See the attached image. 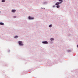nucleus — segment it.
Segmentation results:
<instances>
[{
  "mask_svg": "<svg viewBox=\"0 0 78 78\" xmlns=\"http://www.w3.org/2000/svg\"><path fill=\"white\" fill-rule=\"evenodd\" d=\"M18 44L21 47H23L24 45V44L23 43L22 41H21V40H19Z\"/></svg>",
  "mask_w": 78,
  "mask_h": 78,
  "instance_id": "f257e3e1",
  "label": "nucleus"
},
{
  "mask_svg": "<svg viewBox=\"0 0 78 78\" xmlns=\"http://www.w3.org/2000/svg\"><path fill=\"white\" fill-rule=\"evenodd\" d=\"M60 2H56L55 3V5H56L57 8H59L60 7V5H59Z\"/></svg>",
  "mask_w": 78,
  "mask_h": 78,
  "instance_id": "f03ea898",
  "label": "nucleus"
},
{
  "mask_svg": "<svg viewBox=\"0 0 78 78\" xmlns=\"http://www.w3.org/2000/svg\"><path fill=\"white\" fill-rule=\"evenodd\" d=\"M28 19L29 20H34L35 18L34 17H31L30 16H29L28 17Z\"/></svg>",
  "mask_w": 78,
  "mask_h": 78,
  "instance_id": "7ed1b4c3",
  "label": "nucleus"
},
{
  "mask_svg": "<svg viewBox=\"0 0 78 78\" xmlns=\"http://www.w3.org/2000/svg\"><path fill=\"white\" fill-rule=\"evenodd\" d=\"M42 43L44 44H48V42L47 41H42Z\"/></svg>",
  "mask_w": 78,
  "mask_h": 78,
  "instance_id": "20e7f679",
  "label": "nucleus"
},
{
  "mask_svg": "<svg viewBox=\"0 0 78 78\" xmlns=\"http://www.w3.org/2000/svg\"><path fill=\"white\" fill-rule=\"evenodd\" d=\"M16 10H15V9H13L12 10L11 12L12 13H15V12H16Z\"/></svg>",
  "mask_w": 78,
  "mask_h": 78,
  "instance_id": "39448f33",
  "label": "nucleus"
},
{
  "mask_svg": "<svg viewBox=\"0 0 78 78\" xmlns=\"http://www.w3.org/2000/svg\"><path fill=\"white\" fill-rule=\"evenodd\" d=\"M59 1H60V2H59L60 4H62L63 1V0H59Z\"/></svg>",
  "mask_w": 78,
  "mask_h": 78,
  "instance_id": "423d86ee",
  "label": "nucleus"
},
{
  "mask_svg": "<svg viewBox=\"0 0 78 78\" xmlns=\"http://www.w3.org/2000/svg\"><path fill=\"white\" fill-rule=\"evenodd\" d=\"M48 2H47V1H45L44 2H43V4H48Z\"/></svg>",
  "mask_w": 78,
  "mask_h": 78,
  "instance_id": "0eeeda50",
  "label": "nucleus"
},
{
  "mask_svg": "<svg viewBox=\"0 0 78 78\" xmlns=\"http://www.w3.org/2000/svg\"><path fill=\"white\" fill-rule=\"evenodd\" d=\"M19 36L18 35H16V36H14V38H16V39H17V38H18Z\"/></svg>",
  "mask_w": 78,
  "mask_h": 78,
  "instance_id": "6e6552de",
  "label": "nucleus"
},
{
  "mask_svg": "<svg viewBox=\"0 0 78 78\" xmlns=\"http://www.w3.org/2000/svg\"><path fill=\"white\" fill-rule=\"evenodd\" d=\"M0 24L1 25H4V23L2 22H0Z\"/></svg>",
  "mask_w": 78,
  "mask_h": 78,
  "instance_id": "1a4fd4ad",
  "label": "nucleus"
},
{
  "mask_svg": "<svg viewBox=\"0 0 78 78\" xmlns=\"http://www.w3.org/2000/svg\"><path fill=\"white\" fill-rule=\"evenodd\" d=\"M55 39L54 38H50V41H54Z\"/></svg>",
  "mask_w": 78,
  "mask_h": 78,
  "instance_id": "9d476101",
  "label": "nucleus"
},
{
  "mask_svg": "<svg viewBox=\"0 0 78 78\" xmlns=\"http://www.w3.org/2000/svg\"><path fill=\"white\" fill-rule=\"evenodd\" d=\"M52 26H53V24H50V25H49V27H52Z\"/></svg>",
  "mask_w": 78,
  "mask_h": 78,
  "instance_id": "9b49d317",
  "label": "nucleus"
},
{
  "mask_svg": "<svg viewBox=\"0 0 78 78\" xmlns=\"http://www.w3.org/2000/svg\"><path fill=\"white\" fill-rule=\"evenodd\" d=\"M53 43V41H49V44H52Z\"/></svg>",
  "mask_w": 78,
  "mask_h": 78,
  "instance_id": "f8f14e48",
  "label": "nucleus"
},
{
  "mask_svg": "<svg viewBox=\"0 0 78 78\" xmlns=\"http://www.w3.org/2000/svg\"><path fill=\"white\" fill-rule=\"evenodd\" d=\"M2 2H6V0H2Z\"/></svg>",
  "mask_w": 78,
  "mask_h": 78,
  "instance_id": "ddd939ff",
  "label": "nucleus"
},
{
  "mask_svg": "<svg viewBox=\"0 0 78 78\" xmlns=\"http://www.w3.org/2000/svg\"><path fill=\"white\" fill-rule=\"evenodd\" d=\"M68 52V53H70V52H71V50H68L67 51Z\"/></svg>",
  "mask_w": 78,
  "mask_h": 78,
  "instance_id": "4468645a",
  "label": "nucleus"
},
{
  "mask_svg": "<svg viewBox=\"0 0 78 78\" xmlns=\"http://www.w3.org/2000/svg\"><path fill=\"white\" fill-rule=\"evenodd\" d=\"M41 9H43L44 10H45V8H43V7H41Z\"/></svg>",
  "mask_w": 78,
  "mask_h": 78,
  "instance_id": "2eb2a0df",
  "label": "nucleus"
},
{
  "mask_svg": "<svg viewBox=\"0 0 78 78\" xmlns=\"http://www.w3.org/2000/svg\"><path fill=\"white\" fill-rule=\"evenodd\" d=\"M56 5H53V7H55Z\"/></svg>",
  "mask_w": 78,
  "mask_h": 78,
  "instance_id": "dca6fc26",
  "label": "nucleus"
},
{
  "mask_svg": "<svg viewBox=\"0 0 78 78\" xmlns=\"http://www.w3.org/2000/svg\"><path fill=\"white\" fill-rule=\"evenodd\" d=\"M13 17L14 18H16L17 16H14Z\"/></svg>",
  "mask_w": 78,
  "mask_h": 78,
  "instance_id": "f3484780",
  "label": "nucleus"
},
{
  "mask_svg": "<svg viewBox=\"0 0 78 78\" xmlns=\"http://www.w3.org/2000/svg\"><path fill=\"white\" fill-rule=\"evenodd\" d=\"M10 50H9L8 51V52H9H9H10Z\"/></svg>",
  "mask_w": 78,
  "mask_h": 78,
  "instance_id": "a211bd4d",
  "label": "nucleus"
},
{
  "mask_svg": "<svg viewBox=\"0 0 78 78\" xmlns=\"http://www.w3.org/2000/svg\"><path fill=\"white\" fill-rule=\"evenodd\" d=\"M68 36H70V34H68Z\"/></svg>",
  "mask_w": 78,
  "mask_h": 78,
  "instance_id": "6ab92c4d",
  "label": "nucleus"
},
{
  "mask_svg": "<svg viewBox=\"0 0 78 78\" xmlns=\"http://www.w3.org/2000/svg\"><path fill=\"white\" fill-rule=\"evenodd\" d=\"M0 13H1V11H0Z\"/></svg>",
  "mask_w": 78,
  "mask_h": 78,
  "instance_id": "aec40b11",
  "label": "nucleus"
},
{
  "mask_svg": "<svg viewBox=\"0 0 78 78\" xmlns=\"http://www.w3.org/2000/svg\"><path fill=\"white\" fill-rule=\"evenodd\" d=\"M77 47H78V45H77Z\"/></svg>",
  "mask_w": 78,
  "mask_h": 78,
  "instance_id": "412c9836",
  "label": "nucleus"
}]
</instances>
